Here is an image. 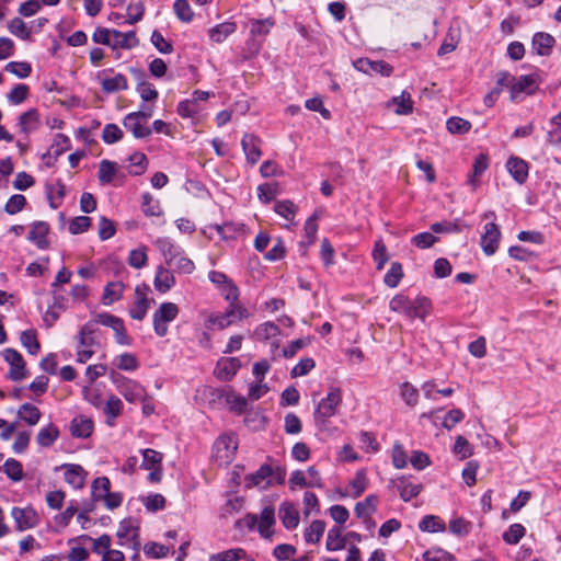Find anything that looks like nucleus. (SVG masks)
Masks as SVG:
<instances>
[{
	"label": "nucleus",
	"mask_w": 561,
	"mask_h": 561,
	"mask_svg": "<svg viewBox=\"0 0 561 561\" xmlns=\"http://www.w3.org/2000/svg\"><path fill=\"white\" fill-rule=\"evenodd\" d=\"M446 127L451 134H465L469 131L471 124L461 117H450L446 123Z\"/></svg>",
	"instance_id": "obj_61"
},
{
	"label": "nucleus",
	"mask_w": 561,
	"mask_h": 561,
	"mask_svg": "<svg viewBox=\"0 0 561 561\" xmlns=\"http://www.w3.org/2000/svg\"><path fill=\"white\" fill-rule=\"evenodd\" d=\"M124 127L129 130L137 139L147 138L151 135L152 129L146 122L138 119L131 113L127 114L123 119Z\"/></svg>",
	"instance_id": "obj_18"
},
{
	"label": "nucleus",
	"mask_w": 561,
	"mask_h": 561,
	"mask_svg": "<svg viewBox=\"0 0 561 561\" xmlns=\"http://www.w3.org/2000/svg\"><path fill=\"white\" fill-rule=\"evenodd\" d=\"M105 73H113V69H107L98 75L101 88L105 93H115L128 89L127 78L123 73H114L112 77H105Z\"/></svg>",
	"instance_id": "obj_10"
},
{
	"label": "nucleus",
	"mask_w": 561,
	"mask_h": 561,
	"mask_svg": "<svg viewBox=\"0 0 561 561\" xmlns=\"http://www.w3.org/2000/svg\"><path fill=\"white\" fill-rule=\"evenodd\" d=\"M425 561H456L455 557L442 548H432L423 553Z\"/></svg>",
	"instance_id": "obj_60"
},
{
	"label": "nucleus",
	"mask_w": 561,
	"mask_h": 561,
	"mask_svg": "<svg viewBox=\"0 0 561 561\" xmlns=\"http://www.w3.org/2000/svg\"><path fill=\"white\" fill-rule=\"evenodd\" d=\"M30 95V88L27 84L19 83L15 84L11 91L7 94L8 102L12 105H19L27 100Z\"/></svg>",
	"instance_id": "obj_41"
},
{
	"label": "nucleus",
	"mask_w": 561,
	"mask_h": 561,
	"mask_svg": "<svg viewBox=\"0 0 561 561\" xmlns=\"http://www.w3.org/2000/svg\"><path fill=\"white\" fill-rule=\"evenodd\" d=\"M501 231L499 226L493 221L485 224L480 240L484 254L488 256L493 255L499 249Z\"/></svg>",
	"instance_id": "obj_8"
},
{
	"label": "nucleus",
	"mask_w": 561,
	"mask_h": 561,
	"mask_svg": "<svg viewBox=\"0 0 561 561\" xmlns=\"http://www.w3.org/2000/svg\"><path fill=\"white\" fill-rule=\"evenodd\" d=\"M274 468L271 465L264 463L255 472L245 476V486H257L262 490H265L272 484Z\"/></svg>",
	"instance_id": "obj_12"
},
{
	"label": "nucleus",
	"mask_w": 561,
	"mask_h": 561,
	"mask_svg": "<svg viewBox=\"0 0 561 561\" xmlns=\"http://www.w3.org/2000/svg\"><path fill=\"white\" fill-rule=\"evenodd\" d=\"M2 356L10 366L8 373L9 379L12 381H21L28 376L26 363L20 352L14 348H4L2 351Z\"/></svg>",
	"instance_id": "obj_6"
},
{
	"label": "nucleus",
	"mask_w": 561,
	"mask_h": 561,
	"mask_svg": "<svg viewBox=\"0 0 561 561\" xmlns=\"http://www.w3.org/2000/svg\"><path fill=\"white\" fill-rule=\"evenodd\" d=\"M278 184L277 183H265L261 184L257 187V196L261 202L264 204L271 203L278 193Z\"/></svg>",
	"instance_id": "obj_54"
},
{
	"label": "nucleus",
	"mask_w": 561,
	"mask_h": 561,
	"mask_svg": "<svg viewBox=\"0 0 561 561\" xmlns=\"http://www.w3.org/2000/svg\"><path fill=\"white\" fill-rule=\"evenodd\" d=\"M280 334V329L272 321L259 324L253 331V337L256 341H267Z\"/></svg>",
	"instance_id": "obj_31"
},
{
	"label": "nucleus",
	"mask_w": 561,
	"mask_h": 561,
	"mask_svg": "<svg viewBox=\"0 0 561 561\" xmlns=\"http://www.w3.org/2000/svg\"><path fill=\"white\" fill-rule=\"evenodd\" d=\"M124 290V284L122 282L108 283L104 288L103 304L111 305L122 298Z\"/></svg>",
	"instance_id": "obj_36"
},
{
	"label": "nucleus",
	"mask_w": 561,
	"mask_h": 561,
	"mask_svg": "<svg viewBox=\"0 0 561 561\" xmlns=\"http://www.w3.org/2000/svg\"><path fill=\"white\" fill-rule=\"evenodd\" d=\"M153 285L159 293L165 294L175 285L174 275L170 270L163 266H158Z\"/></svg>",
	"instance_id": "obj_22"
},
{
	"label": "nucleus",
	"mask_w": 561,
	"mask_h": 561,
	"mask_svg": "<svg viewBox=\"0 0 561 561\" xmlns=\"http://www.w3.org/2000/svg\"><path fill=\"white\" fill-rule=\"evenodd\" d=\"M148 289L149 288L146 285L137 286L135 289V300L133 307L129 309V316L135 320H144L148 309L150 308V304L154 302L153 299H148Z\"/></svg>",
	"instance_id": "obj_9"
},
{
	"label": "nucleus",
	"mask_w": 561,
	"mask_h": 561,
	"mask_svg": "<svg viewBox=\"0 0 561 561\" xmlns=\"http://www.w3.org/2000/svg\"><path fill=\"white\" fill-rule=\"evenodd\" d=\"M325 530V523L320 519L313 520L310 526L306 529L305 539L309 543H317L320 541Z\"/></svg>",
	"instance_id": "obj_44"
},
{
	"label": "nucleus",
	"mask_w": 561,
	"mask_h": 561,
	"mask_svg": "<svg viewBox=\"0 0 561 561\" xmlns=\"http://www.w3.org/2000/svg\"><path fill=\"white\" fill-rule=\"evenodd\" d=\"M11 516L16 524V529L20 531L34 528L38 524V515L32 507H13Z\"/></svg>",
	"instance_id": "obj_13"
},
{
	"label": "nucleus",
	"mask_w": 561,
	"mask_h": 561,
	"mask_svg": "<svg viewBox=\"0 0 561 561\" xmlns=\"http://www.w3.org/2000/svg\"><path fill=\"white\" fill-rule=\"evenodd\" d=\"M116 386L118 392L128 401V402H137L144 399L146 391L145 388L126 377H121L116 380Z\"/></svg>",
	"instance_id": "obj_11"
},
{
	"label": "nucleus",
	"mask_w": 561,
	"mask_h": 561,
	"mask_svg": "<svg viewBox=\"0 0 561 561\" xmlns=\"http://www.w3.org/2000/svg\"><path fill=\"white\" fill-rule=\"evenodd\" d=\"M247 559L243 548H231L209 556L208 561H242Z\"/></svg>",
	"instance_id": "obj_32"
},
{
	"label": "nucleus",
	"mask_w": 561,
	"mask_h": 561,
	"mask_svg": "<svg viewBox=\"0 0 561 561\" xmlns=\"http://www.w3.org/2000/svg\"><path fill=\"white\" fill-rule=\"evenodd\" d=\"M346 537L342 536L340 527H332L328 531L325 547L329 551H339L344 549Z\"/></svg>",
	"instance_id": "obj_34"
},
{
	"label": "nucleus",
	"mask_w": 561,
	"mask_h": 561,
	"mask_svg": "<svg viewBox=\"0 0 561 561\" xmlns=\"http://www.w3.org/2000/svg\"><path fill=\"white\" fill-rule=\"evenodd\" d=\"M18 416L30 426L36 425L42 416V412L32 403H23L18 410Z\"/></svg>",
	"instance_id": "obj_30"
},
{
	"label": "nucleus",
	"mask_w": 561,
	"mask_h": 561,
	"mask_svg": "<svg viewBox=\"0 0 561 561\" xmlns=\"http://www.w3.org/2000/svg\"><path fill=\"white\" fill-rule=\"evenodd\" d=\"M387 106H394L393 111L397 115H409L413 112L411 94L408 91H402L400 95L393 96Z\"/></svg>",
	"instance_id": "obj_25"
},
{
	"label": "nucleus",
	"mask_w": 561,
	"mask_h": 561,
	"mask_svg": "<svg viewBox=\"0 0 561 561\" xmlns=\"http://www.w3.org/2000/svg\"><path fill=\"white\" fill-rule=\"evenodd\" d=\"M123 411V402L116 396H111L106 401L103 412L106 415V424L113 426L115 424L116 417L122 414Z\"/></svg>",
	"instance_id": "obj_29"
},
{
	"label": "nucleus",
	"mask_w": 561,
	"mask_h": 561,
	"mask_svg": "<svg viewBox=\"0 0 561 561\" xmlns=\"http://www.w3.org/2000/svg\"><path fill=\"white\" fill-rule=\"evenodd\" d=\"M176 16L183 22H191L194 13L187 0H175L173 4Z\"/></svg>",
	"instance_id": "obj_56"
},
{
	"label": "nucleus",
	"mask_w": 561,
	"mask_h": 561,
	"mask_svg": "<svg viewBox=\"0 0 561 561\" xmlns=\"http://www.w3.org/2000/svg\"><path fill=\"white\" fill-rule=\"evenodd\" d=\"M378 497L376 495H368L364 501L356 503L355 514L358 518L369 519L370 515L376 512Z\"/></svg>",
	"instance_id": "obj_33"
},
{
	"label": "nucleus",
	"mask_w": 561,
	"mask_h": 561,
	"mask_svg": "<svg viewBox=\"0 0 561 561\" xmlns=\"http://www.w3.org/2000/svg\"><path fill=\"white\" fill-rule=\"evenodd\" d=\"M260 145V138L252 134H245L242 137L241 146L249 163L255 164L260 160L262 156Z\"/></svg>",
	"instance_id": "obj_17"
},
{
	"label": "nucleus",
	"mask_w": 561,
	"mask_h": 561,
	"mask_svg": "<svg viewBox=\"0 0 561 561\" xmlns=\"http://www.w3.org/2000/svg\"><path fill=\"white\" fill-rule=\"evenodd\" d=\"M18 127L21 134L28 136L41 126V117L37 108H30L18 117Z\"/></svg>",
	"instance_id": "obj_15"
},
{
	"label": "nucleus",
	"mask_w": 561,
	"mask_h": 561,
	"mask_svg": "<svg viewBox=\"0 0 561 561\" xmlns=\"http://www.w3.org/2000/svg\"><path fill=\"white\" fill-rule=\"evenodd\" d=\"M91 226V218L87 216H78L69 224V232L71 234H79L89 229Z\"/></svg>",
	"instance_id": "obj_64"
},
{
	"label": "nucleus",
	"mask_w": 561,
	"mask_h": 561,
	"mask_svg": "<svg viewBox=\"0 0 561 561\" xmlns=\"http://www.w3.org/2000/svg\"><path fill=\"white\" fill-rule=\"evenodd\" d=\"M8 30L14 36L21 39H28L31 37V32L27 28L25 22L20 18L12 19L8 24Z\"/></svg>",
	"instance_id": "obj_50"
},
{
	"label": "nucleus",
	"mask_w": 561,
	"mask_h": 561,
	"mask_svg": "<svg viewBox=\"0 0 561 561\" xmlns=\"http://www.w3.org/2000/svg\"><path fill=\"white\" fill-rule=\"evenodd\" d=\"M488 157L485 154H479L473 162L472 173L468 178V184L473 188L478 184V178L488 169Z\"/></svg>",
	"instance_id": "obj_42"
},
{
	"label": "nucleus",
	"mask_w": 561,
	"mask_h": 561,
	"mask_svg": "<svg viewBox=\"0 0 561 561\" xmlns=\"http://www.w3.org/2000/svg\"><path fill=\"white\" fill-rule=\"evenodd\" d=\"M240 368V360L236 357L221 358L216 366L217 377L224 380H231Z\"/></svg>",
	"instance_id": "obj_21"
},
{
	"label": "nucleus",
	"mask_w": 561,
	"mask_h": 561,
	"mask_svg": "<svg viewBox=\"0 0 561 561\" xmlns=\"http://www.w3.org/2000/svg\"><path fill=\"white\" fill-rule=\"evenodd\" d=\"M400 396L409 407H415L419 402V391L410 382H403L401 385Z\"/></svg>",
	"instance_id": "obj_53"
},
{
	"label": "nucleus",
	"mask_w": 561,
	"mask_h": 561,
	"mask_svg": "<svg viewBox=\"0 0 561 561\" xmlns=\"http://www.w3.org/2000/svg\"><path fill=\"white\" fill-rule=\"evenodd\" d=\"M236 31L237 24L231 21H226L211 27L208 31V35L214 43L219 44L225 42L226 38L233 34Z\"/></svg>",
	"instance_id": "obj_26"
},
{
	"label": "nucleus",
	"mask_w": 561,
	"mask_h": 561,
	"mask_svg": "<svg viewBox=\"0 0 561 561\" xmlns=\"http://www.w3.org/2000/svg\"><path fill=\"white\" fill-rule=\"evenodd\" d=\"M142 457H144V459L140 465V468H142L145 470L160 467L162 459H163V456L161 453H159L154 449H150V448L142 450Z\"/></svg>",
	"instance_id": "obj_45"
},
{
	"label": "nucleus",
	"mask_w": 561,
	"mask_h": 561,
	"mask_svg": "<svg viewBox=\"0 0 561 561\" xmlns=\"http://www.w3.org/2000/svg\"><path fill=\"white\" fill-rule=\"evenodd\" d=\"M506 168L513 179L518 183L523 184L528 178V164L520 158H510L506 162Z\"/></svg>",
	"instance_id": "obj_23"
},
{
	"label": "nucleus",
	"mask_w": 561,
	"mask_h": 561,
	"mask_svg": "<svg viewBox=\"0 0 561 561\" xmlns=\"http://www.w3.org/2000/svg\"><path fill=\"white\" fill-rule=\"evenodd\" d=\"M199 111V104L191 99L181 101L178 105V114L184 118L194 117Z\"/></svg>",
	"instance_id": "obj_55"
},
{
	"label": "nucleus",
	"mask_w": 561,
	"mask_h": 561,
	"mask_svg": "<svg viewBox=\"0 0 561 561\" xmlns=\"http://www.w3.org/2000/svg\"><path fill=\"white\" fill-rule=\"evenodd\" d=\"M60 468L65 470V481L73 489H82L84 486L88 473L82 466L65 463Z\"/></svg>",
	"instance_id": "obj_14"
},
{
	"label": "nucleus",
	"mask_w": 561,
	"mask_h": 561,
	"mask_svg": "<svg viewBox=\"0 0 561 561\" xmlns=\"http://www.w3.org/2000/svg\"><path fill=\"white\" fill-rule=\"evenodd\" d=\"M402 277V265L398 262H393L385 275V284L390 288H394L399 285Z\"/></svg>",
	"instance_id": "obj_51"
},
{
	"label": "nucleus",
	"mask_w": 561,
	"mask_h": 561,
	"mask_svg": "<svg viewBox=\"0 0 561 561\" xmlns=\"http://www.w3.org/2000/svg\"><path fill=\"white\" fill-rule=\"evenodd\" d=\"M275 211L284 217L286 220L291 221L295 218L297 207L290 201H280L275 204Z\"/></svg>",
	"instance_id": "obj_58"
},
{
	"label": "nucleus",
	"mask_w": 561,
	"mask_h": 561,
	"mask_svg": "<svg viewBox=\"0 0 561 561\" xmlns=\"http://www.w3.org/2000/svg\"><path fill=\"white\" fill-rule=\"evenodd\" d=\"M99 329L94 322H87L81 327L77 335V362L87 363L95 353V347L100 346L96 333Z\"/></svg>",
	"instance_id": "obj_2"
},
{
	"label": "nucleus",
	"mask_w": 561,
	"mask_h": 561,
	"mask_svg": "<svg viewBox=\"0 0 561 561\" xmlns=\"http://www.w3.org/2000/svg\"><path fill=\"white\" fill-rule=\"evenodd\" d=\"M342 402V392L339 388H331L327 397L321 399L314 411V421L317 425H323L328 419L336 413L337 407Z\"/></svg>",
	"instance_id": "obj_4"
},
{
	"label": "nucleus",
	"mask_w": 561,
	"mask_h": 561,
	"mask_svg": "<svg viewBox=\"0 0 561 561\" xmlns=\"http://www.w3.org/2000/svg\"><path fill=\"white\" fill-rule=\"evenodd\" d=\"M398 490L401 499L408 502L420 494L422 485L419 483H412L405 479H401L398 483Z\"/></svg>",
	"instance_id": "obj_40"
},
{
	"label": "nucleus",
	"mask_w": 561,
	"mask_h": 561,
	"mask_svg": "<svg viewBox=\"0 0 561 561\" xmlns=\"http://www.w3.org/2000/svg\"><path fill=\"white\" fill-rule=\"evenodd\" d=\"M20 341L31 355H36L41 350V344L34 330L23 331Z\"/></svg>",
	"instance_id": "obj_43"
},
{
	"label": "nucleus",
	"mask_w": 561,
	"mask_h": 561,
	"mask_svg": "<svg viewBox=\"0 0 561 561\" xmlns=\"http://www.w3.org/2000/svg\"><path fill=\"white\" fill-rule=\"evenodd\" d=\"M172 267L180 274H192L195 271V263L185 255L184 250L181 254L172 262Z\"/></svg>",
	"instance_id": "obj_47"
},
{
	"label": "nucleus",
	"mask_w": 561,
	"mask_h": 561,
	"mask_svg": "<svg viewBox=\"0 0 561 561\" xmlns=\"http://www.w3.org/2000/svg\"><path fill=\"white\" fill-rule=\"evenodd\" d=\"M77 512L78 505L76 504L75 501H71L62 513H59L58 515L55 516L56 524L61 527L68 526Z\"/></svg>",
	"instance_id": "obj_63"
},
{
	"label": "nucleus",
	"mask_w": 561,
	"mask_h": 561,
	"mask_svg": "<svg viewBox=\"0 0 561 561\" xmlns=\"http://www.w3.org/2000/svg\"><path fill=\"white\" fill-rule=\"evenodd\" d=\"M556 44L552 35L545 32H538L533 36L531 48L539 56H549Z\"/></svg>",
	"instance_id": "obj_19"
},
{
	"label": "nucleus",
	"mask_w": 561,
	"mask_h": 561,
	"mask_svg": "<svg viewBox=\"0 0 561 561\" xmlns=\"http://www.w3.org/2000/svg\"><path fill=\"white\" fill-rule=\"evenodd\" d=\"M128 264L134 268H141L147 264L148 256L145 248L134 249L129 252Z\"/></svg>",
	"instance_id": "obj_62"
},
{
	"label": "nucleus",
	"mask_w": 561,
	"mask_h": 561,
	"mask_svg": "<svg viewBox=\"0 0 561 561\" xmlns=\"http://www.w3.org/2000/svg\"><path fill=\"white\" fill-rule=\"evenodd\" d=\"M3 471L7 477L14 482H19L24 478L23 466L19 460L14 458H9L5 460L3 465Z\"/></svg>",
	"instance_id": "obj_38"
},
{
	"label": "nucleus",
	"mask_w": 561,
	"mask_h": 561,
	"mask_svg": "<svg viewBox=\"0 0 561 561\" xmlns=\"http://www.w3.org/2000/svg\"><path fill=\"white\" fill-rule=\"evenodd\" d=\"M274 26V21L270 18L264 20H254L251 22L250 34L252 37L265 36Z\"/></svg>",
	"instance_id": "obj_52"
},
{
	"label": "nucleus",
	"mask_w": 561,
	"mask_h": 561,
	"mask_svg": "<svg viewBox=\"0 0 561 561\" xmlns=\"http://www.w3.org/2000/svg\"><path fill=\"white\" fill-rule=\"evenodd\" d=\"M279 517L287 529H294L299 524L298 512L291 503L285 502L280 505Z\"/></svg>",
	"instance_id": "obj_27"
},
{
	"label": "nucleus",
	"mask_w": 561,
	"mask_h": 561,
	"mask_svg": "<svg viewBox=\"0 0 561 561\" xmlns=\"http://www.w3.org/2000/svg\"><path fill=\"white\" fill-rule=\"evenodd\" d=\"M123 138V131L116 124H106L102 131V139L106 144H115Z\"/></svg>",
	"instance_id": "obj_57"
},
{
	"label": "nucleus",
	"mask_w": 561,
	"mask_h": 561,
	"mask_svg": "<svg viewBox=\"0 0 561 561\" xmlns=\"http://www.w3.org/2000/svg\"><path fill=\"white\" fill-rule=\"evenodd\" d=\"M419 528L425 533H440L445 530V522L438 516L426 515L421 519Z\"/></svg>",
	"instance_id": "obj_35"
},
{
	"label": "nucleus",
	"mask_w": 561,
	"mask_h": 561,
	"mask_svg": "<svg viewBox=\"0 0 561 561\" xmlns=\"http://www.w3.org/2000/svg\"><path fill=\"white\" fill-rule=\"evenodd\" d=\"M536 87V79L531 75L514 78L512 98L522 92H531Z\"/></svg>",
	"instance_id": "obj_37"
},
{
	"label": "nucleus",
	"mask_w": 561,
	"mask_h": 561,
	"mask_svg": "<svg viewBox=\"0 0 561 561\" xmlns=\"http://www.w3.org/2000/svg\"><path fill=\"white\" fill-rule=\"evenodd\" d=\"M373 257H374V261L376 262L377 270H382L389 259L388 253H387V248H386L385 243L382 242V240H378L375 242V247L373 250Z\"/></svg>",
	"instance_id": "obj_59"
},
{
	"label": "nucleus",
	"mask_w": 561,
	"mask_h": 561,
	"mask_svg": "<svg viewBox=\"0 0 561 561\" xmlns=\"http://www.w3.org/2000/svg\"><path fill=\"white\" fill-rule=\"evenodd\" d=\"M242 523L249 528L253 529L254 527L257 528V531L260 535L264 538H270L272 536L271 528L275 524V512L272 506L265 507L260 516H256L254 514H248L243 519Z\"/></svg>",
	"instance_id": "obj_5"
},
{
	"label": "nucleus",
	"mask_w": 561,
	"mask_h": 561,
	"mask_svg": "<svg viewBox=\"0 0 561 561\" xmlns=\"http://www.w3.org/2000/svg\"><path fill=\"white\" fill-rule=\"evenodd\" d=\"M141 209L147 216H160L162 214L159 201L154 199L149 193L142 195Z\"/></svg>",
	"instance_id": "obj_49"
},
{
	"label": "nucleus",
	"mask_w": 561,
	"mask_h": 561,
	"mask_svg": "<svg viewBox=\"0 0 561 561\" xmlns=\"http://www.w3.org/2000/svg\"><path fill=\"white\" fill-rule=\"evenodd\" d=\"M389 308L410 320L420 319L425 321L432 311V302L424 296L411 299L403 294H398L390 300Z\"/></svg>",
	"instance_id": "obj_1"
},
{
	"label": "nucleus",
	"mask_w": 561,
	"mask_h": 561,
	"mask_svg": "<svg viewBox=\"0 0 561 561\" xmlns=\"http://www.w3.org/2000/svg\"><path fill=\"white\" fill-rule=\"evenodd\" d=\"M180 308L174 302H162L152 316L153 330L158 336L168 334V324L176 319Z\"/></svg>",
	"instance_id": "obj_3"
},
{
	"label": "nucleus",
	"mask_w": 561,
	"mask_h": 561,
	"mask_svg": "<svg viewBox=\"0 0 561 561\" xmlns=\"http://www.w3.org/2000/svg\"><path fill=\"white\" fill-rule=\"evenodd\" d=\"M525 534L526 528L522 524H512L503 534V540L507 545H517Z\"/></svg>",
	"instance_id": "obj_46"
},
{
	"label": "nucleus",
	"mask_w": 561,
	"mask_h": 561,
	"mask_svg": "<svg viewBox=\"0 0 561 561\" xmlns=\"http://www.w3.org/2000/svg\"><path fill=\"white\" fill-rule=\"evenodd\" d=\"M117 172V164L110 160H102L99 167V181L101 184H110Z\"/></svg>",
	"instance_id": "obj_39"
},
{
	"label": "nucleus",
	"mask_w": 561,
	"mask_h": 561,
	"mask_svg": "<svg viewBox=\"0 0 561 561\" xmlns=\"http://www.w3.org/2000/svg\"><path fill=\"white\" fill-rule=\"evenodd\" d=\"M49 226L45 221H36L32 225L28 233V240L37 245L38 249L48 247L47 234Z\"/></svg>",
	"instance_id": "obj_24"
},
{
	"label": "nucleus",
	"mask_w": 561,
	"mask_h": 561,
	"mask_svg": "<svg viewBox=\"0 0 561 561\" xmlns=\"http://www.w3.org/2000/svg\"><path fill=\"white\" fill-rule=\"evenodd\" d=\"M93 432V421L84 415H78L70 422V433L73 437L88 438Z\"/></svg>",
	"instance_id": "obj_20"
},
{
	"label": "nucleus",
	"mask_w": 561,
	"mask_h": 561,
	"mask_svg": "<svg viewBox=\"0 0 561 561\" xmlns=\"http://www.w3.org/2000/svg\"><path fill=\"white\" fill-rule=\"evenodd\" d=\"M59 434L58 427L55 424L49 423L38 431L36 442L41 447H50L58 439Z\"/></svg>",
	"instance_id": "obj_28"
},
{
	"label": "nucleus",
	"mask_w": 561,
	"mask_h": 561,
	"mask_svg": "<svg viewBox=\"0 0 561 561\" xmlns=\"http://www.w3.org/2000/svg\"><path fill=\"white\" fill-rule=\"evenodd\" d=\"M118 545L138 550L140 547L139 527L133 519H123L117 529Z\"/></svg>",
	"instance_id": "obj_7"
},
{
	"label": "nucleus",
	"mask_w": 561,
	"mask_h": 561,
	"mask_svg": "<svg viewBox=\"0 0 561 561\" xmlns=\"http://www.w3.org/2000/svg\"><path fill=\"white\" fill-rule=\"evenodd\" d=\"M156 248L163 255L167 265L172 266V262L181 254L183 249L168 237H160L154 241Z\"/></svg>",
	"instance_id": "obj_16"
},
{
	"label": "nucleus",
	"mask_w": 561,
	"mask_h": 561,
	"mask_svg": "<svg viewBox=\"0 0 561 561\" xmlns=\"http://www.w3.org/2000/svg\"><path fill=\"white\" fill-rule=\"evenodd\" d=\"M4 69L21 79L27 78L32 72L31 64L26 61H10Z\"/></svg>",
	"instance_id": "obj_48"
}]
</instances>
